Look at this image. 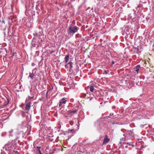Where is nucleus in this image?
<instances>
[{
    "label": "nucleus",
    "instance_id": "nucleus-24",
    "mask_svg": "<svg viewBox=\"0 0 154 154\" xmlns=\"http://www.w3.org/2000/svg\"><path fill=\"white\" fill-rule=\"evenodd\" d=\"M125 147H127V146H125Z\"/></svg>",
    "mask_w": 154,
    "mask_h": 154
},
{
    "label": "nucleus",
    "instance_id": "nucleus-26",
    "mask_svg": "<svg viewBox=\"0 0 154 154\" xmlns=\"http://www.w3.org/2000/svg\"><path fill=\"white\" fill-rule=\"evenodd\" d=\"M153 154H154V152L153 153Z\"/></svg>",
    "mask_w": 154,
    "mask_h": 154
},
{
    "label": "nucleus",
    "instance_id": "nucleus-12",
    "mask_svg": "<svg viewBox=\"0 0 154 154\" xmlns=\"http://www.w3.org/2000/svg\"><path fill=\"white\" fill-rule=\"evenodd\" d=\"M77 112V111L76 109H74L73 110H70L69 112V113H76Z\"/></svg>",
    "mask_w": 154,
    "mask_h": 154
},
{
    "label": "nucleus",
    "instance_id": "nucleus-3",
    "mask_svg": "<svg viewBox=\"0 0 154 154\" xmlns=\"http://www.w3.org/2000/svg\"><path fill=\"white\" fill-rule=\"evenodd\" d=\"M66 100L64 98H62L60 102L59 106H60L62 104H64L66 103Z\"/></svg>",
    "mask_w": 154,
    "mask_h": 154
},
{
    "label": "nucleus",
    "instance_id": "nucleus-22",
    "mask_svg": "<svg viewBox=\"0 0 154 154\" xmlns=\"http://www.w3.org/2000/svg\"><path fill=\"white\" fill-rule=\"evenodd\" d=\"M87 95H85V97H87V98H88V97L87 96Z\"/></svg>",
    "mask_w": 154,
    "mask_h": 154
},
{
    "label": "nucleus",
    "instance_id": "nucleus-16",
    "mask_svg": "<svg viewBox=\"0 0 154 154\" xmlns=\"http://www.w3.org/2000/svg\"><path fill=\"white\" fill-rule=\"evenodd\" d=\"M125 140V137L124 138H122L120 139V140H122L123 141H124Z\"/></svg>",
    "mask_w": 154,
    "mask_h": 154
},
{
    "label": "nucleus",
    "instance_id": "nucleus-18",
    "mask_svg": "<svg viewBox=\"0 0 154 154\" xmlns=\"http://www.w3.org/2000/svg\"><path fill=\"white\" fill-rule=\"evenodd\" d=\"M30 96L31 97L32 96V98H33V97H34V95L33 94H31V95H30Z\"/></svg>",
    "mask_w": 154,
    "mask_h": 154
},
{
    "label": "nucleus",
    "instance_id": "nucleus-14",
    "mask_svg": "<svg viewBox=\"0 0 154 154\" xmlns=\"http://www.w3.org/2000/svg\"><path fill=\"white\" fill-rule=\"evenodd\" d=\"M9 101L6 98V100L5 101V103H4V105L5 106L7 105L9 103Z\"/></svg>",
    "mask_w": 154,
    "mask_h": 154
},
{
    "label": "nucleus",
    "instance_id": "nucleus-17",
    "mask_svg": "<svg viewBox=\"0 0 154 154\" xmlns=\"http://www.w3.org/2000/svg\"><path fill=\"white\" fill-rule=\"evenodd\" d=\"M73 122L72 121H70L69 122V124L71 125H72L73 124Z\"/></svg>",
    "mask_w": 154,
    "mask_h": 154
},
{
    "label": "nucleus",
    "instance_id": "nucleus-13",
    "mask_svg": "<svg viewBox=\"0 0 154 154\" xmlns=\"http://www.w3.org/2000/svg\"><path fill=\"white\" fill-rule=\"evenodd\" d=\"M76 130H75L74 129H69V133L72 132V133H74Z\"/></svg>",
    "mask_w": 154,
    "mask_h": 154
},
{
    "label": "nucleus",
    "instance_id": "nucleus-19",
    "mask_svg": "<svg viewBox=\"0 0 154 154\" xmlns=\"http://www.w3.org/2000/svg\"><path fill=\"white\" fill-rule=\"evenodd\" d=\"M12 131V130L11 131H9V133H11Z\"/></svg>",
    "mask_w": 154,
    "mask_h": 154
},
{
    "label": "nucleus",
    "instance_id": "nucleus-23",
    "mask_svg": "<svg viewBox=\"0 0 154 154\" xmlns=\"http://www.w3.org/2000/svg\"><path fill=\"white\" fill-rule=\"evenodd\" d=\"M120 143H122V142H120Z\"/></svg>",
    "mask_w": 154,
    "mask_h": 154
},
{
    "label": "nucleus",
    "instance_id": "nucleus-25",
    "mask_svg": "<svg viewBox=\"0 0 154 154\" xmlns=\"http://www.w3.org/2000/svg\"><path fill=\"white\" fill-rule=\"evenodd\" d=\"M101 154H103V153H101Z\"/></svg>",
    "mask_w": 154,
    "mask_h": 154
},
{
    "label": "nucleus",
    "instance_id": "nucleus-11",
    "mask_svg": "<svg viewBox=\"0 0 154 154\" xmlns=\"http://www.w3.org/2000/svg\"><path fill=\"white\" fill-rule=\"evenodd\" d=\"M89 88H90V91L91 92H93V91L94 89V86H90Z\"/></svg>",
    "mask_w": 154,
    "mask_h": 154
},
{
    "label": "nucleus",
    "instance_id": "nucleus-7",
    "mask_svg": "<svg viewBox=\"0 0 154 154\" xmlns=\"http://www.w3.org/2000/svg\"><path fill=\"white\" fill-rule=\"evenodd\" d=\"M140 67V65H137L134 68V69L135 71L137 72V73H138L139 71V69Z\"/></svg>",
    "mask_w": 154,
    "mask_h": 154
},
{
    "label": "nucleus",
    "instance_id": "nucleus-8",
    "mask_svg": "<svg viewBox=\"0 0 154 154\" xmlns=\"http://www.w3.org/2000/svg\"><path fill=\"white\" fill-rule=\"evenodd\" d=\"M34 70H33L32 73H29V77L32 79H33L34 77L35 76V75L34 73Z\"/></svg>",
    "mask_w": 154,
    "mask_h": 154
},
{
    "label": "nucleus",
    "instance_id": "nucleus-4",
    "mask_svg": "<svg viewBox=\"0 0 154 154\" xmlns=\"http://www.w3.org/2000/svg\"><path fill=\"white\" fill-rule=\"evenodd\" d=\"M109 141V139L106 137H105L103 141V145H105L108 143Z\"/></svg>",
    "mask_w": 154,
    "mask_h": 154
},
{
    "label": "nucleus",
    "instance_id": "nucleus-21",
    "mask_svg": "<svg viewBox=\"0 0 154 154\" xmlns=\"http://www.w3.org/2000/svg\"><path fill=\"white\" fill-rule=\"evenodd\" d=\"M2 23H5V22L4 21H2Z\"/></svg>",
    "mask_w": 154,
    "mask_h": 154
},
{
    "label": "nucleus",
    "instance_id": "nucleus-10",
    "mask_svg": "<svg viewBox=\"0 0 154 154\" xmlns=\"http://www.w3.org/2000/svg\"><path fill=\"white\" fill-rule=\"evenodd\" d=\"M69 57V55H67L65 56L64 59H65V63H67L68 62V61Z\"/></svg>",
    "mask_w": 154,
    "mask_h": 154
},
{
    "label": "nucleus",
    "instance_id": "nucleus-9",
    "mask_svg": "<svg viewBox=\"0 0 154 154\" xmlns=\"http://www.w3.org/2000/svg\"><path fill=\"white\" fill-rule=\"evenodd\" d=\"M69 83V88H70L73 89L74 85V84H73V83H72V81L71 80V82H70Z\"/></svg>",
    "mask_w": 154,
    "mask_h": 154
},
{
    "label": "nucleus",
    "instance_id": "nucleus-6",
    "mask_svg": "<svg viewBox=\"0 0 154 154\" xmlns=\"http://www.w3.org/2000/svg\"><path fill=\"white\" fill-rule=\"evenodd\" d=\"M33 98H32V96L31 97L30 96H29L28 98H26V101H25L26 103H29V102L30 103V100H32V99Z\"/></svg>",
    "mask_w": 154,
    "mask_h": 154
},
{
    "label": "nucleus",
    "instance_id": "nucleus-15",
    "mask_svg": "<svg viewBox=\"0 0 154 154\" xmlns=\"http://www.w3.org/2000/svg\"><path fill=\"white\" fill-rule=\"evenodd\" d=\"M41 148V147H38V146L37 147V149L38 151L40 154H42L41 153V150H40Z\"/></svg>",
    "mask_w": 154,
    "mask_h": 154
},
{
    "label": "nucleus",
    "instance_id": "nucleus-1",
    "mask_svg": "<svg viewBox=\"0 0 154 154\" xmlns=\"http://www.w3.org/2000/svg\"><path fill=\"white\" fill-rule=\"evenodd\" d=\"M79 29V28L76 26H72L69 28L67 32L69 34L73 35Z\"/></svg>",
    "mask_w": 154,
    "mask_h": 154
},
{
    "label": "nucleus",
    "instance_id": "nucleus-5",
    "mask_svg": "<svg viewBox=\"0 0 154 154\" xmlns=\"http://www.w3.org/2000/svg\"><path fill=\"white\" fill-rule=\"evenodd\" d=\"M26 104L25 107L26 110H29L30 107V102L26 103Z\"/></svg>",
    "mask_w": 154,
    "mask_h": 154
},
{
    "label": "nucleus",
    "instance_id": "nucleus-2",
    "mask_svg": "<svg viewBox=\"0 0 154 154\" xmlns=\"http://www.w3.org/2000/svg\"><path fill=\"white\" fill-rule=\"evenodd\" d=\"M65 68H68L69 66L70 70H71L72 68V62H69L68 63L65 65Z\"/></svg>",
    "mask_w": 154,
    "mask_h": 154
},
{
    "label": "nucleus",
    "instance_id": "nucleus-20",
    "mask_svg": "<svg viewBox=\"0 0 154 154\" xmlns=\"http://www.w3.org/2000/svg\"><path fill=\"white\" fill-rule=\"evenodd\" d=\"M93 98V97H91L90 98V100H91Z\"/></svg>",
    "mask_w": 154,
    "mask_h": 154
}]
</instances>
